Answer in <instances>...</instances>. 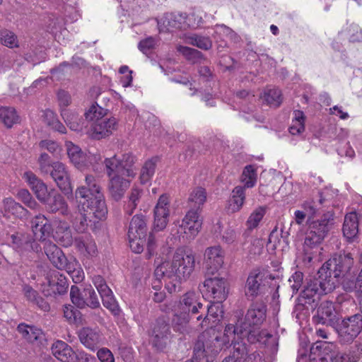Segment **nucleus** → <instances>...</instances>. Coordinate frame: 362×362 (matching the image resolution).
Returning a JSON list of instances; mask_svg holds the SVG:
<instances>
[{
  "label": "nucleus",
  "instance_id": "nucleus-1",
  "mask_svg": "<svg viewBox=\"0 0 362 362\" xmlns=\"http://www.w3.org/2000/svg\"><path fill=\"white\" fill-rule=\"evenodd\" d=\"M267 305L262 301L252 303L245 317L243 311L238 310L235 312V324H228L224 329V337L229 341L230 338L243 341L246 339L250 344L264 342L265 337L271 336L261 331L260 326L266 319Z\"/></svg>",
  "mask_w": 362,
  "mask_h": 362
},
{
  "label": "nucleus",
  "instance_id": "nucleus-2",
  "mask_svg": "<svg viewBox=\"0 0 362 362\" xmlns=\"http://www.w3.org/2000/svg\"><path fill=\"white\" fill-rule=\"evenodd\" d=\"M194 267V252L189 249L177 248L171 262H163L156 268V276L166 278L167 290L172 293L180 291L181 281L190 276Z\"/></svg>",
  "mask_w": 362,
  "mask_h": 362
},
{
  "label": "nucleus",
  "instance_id": "nucleus-3",
  "mask_svg": "<svg viewBox=\"0 0 362 362\" xmlns=\"http://www.w3.org/2000/svg\"><path fill=\"white\" fill-rule=\"evenodd\" d=\"M75 197L82 209H86L97 219L102 220L107 214L100 181L93 175L86 176V185L76 189Z\"/></svg>",
  "mask_w": 362,
  "mask_h": 362
},
{
  "label": "nucleus",
  "instance_id": "nucleus-4",
  "mask_svg": "<svg viewBox=\"0 0 362 362\" xmlns=\"http://www.w3.org/2000/svg\"><path fill=\"white\" fill-rule=\"evenodd\" d=\"M332 221L329 218L323 217L309 224L303 246L304 262L310 263L320 255V244L331 228Z\"/></svg>",
  "mask_w": 362,
  "mask_h": 362
},
{
  "label": "nucleus",
  "instance_id": "nucleus-5",
  "mask_svg": "<svg viewBox=\"0 0 362 362\" xmlns=\"http://www.w3.org/2000/svg\"><path fill=\"white\" fill-rule=\"evenodd\" d=\"M354 265V258L351 253L334 255L325 262L319 269L320 274L325 279H330L336 286L339 277H344Z\"/></svg>",
  "mask_w": 362,
  "mask_h": 362
},
{
  "label": "nucleus",
  "instance_id": "nucleus-6",
  "mask_svg": "<svg viewBox=\"0 0 362 362\" xmlns=\"http://www.w3.org/2000/svg\"><path fill=\"white\" fill-rule=\"evenodd\" d=\"M148 229L146 216L139 214L132 218L127 235L129 247L134 253L139 254L144 251Z\"/></svg>",
  "mask_w": 362,
  "mask_h": 362
},
{
  "label": "nucleus",
  "instance_id": "nucleus-7",
  "mask_svg": "<svg viewBox=\"0 0 362 362\" xmlns=\"http://www.w3.org/2000/svg\"><path fill=\"white\" fill-rule=\"evenodd\" d=\"M334 330L338 334L340 342L343 344L353 342L362 331L361 313L339 318Z\"/></svg>",
  "mask_w": 362,
  "mask_h": 362
},
{
  "label": "nucleus",
  "instance_id": "nucleus-8",
  "mask_svg": "<svg viewBox=\"0 0 362 362\" xmlns=\"http://www.w3.org/2000/svg\"><path fill=\"white\" fill-rule=\"evenodd\" d=\"M136 158L132 153H124L120 158L115 155L105 158L104 163L107 175L111 177L116 173L128 177H134L136 174Z\"/></svg>",
  "mask_w": 362,
  "mask_h": 362
},
{
  "label": "nucleus",
  "instance_id": "nucleus-9",
  "mask_svg": "<svg viewBox=\"0 0 362 362\" xmlns=\"http://www.w3.org/2000/svg\"><path fill=\"white\" fill-rule=\"evenodd\" d=\"M149 341L158 351H163L171 342L172 333L168 322L158 317L148 330Z\"/></svg>",
  "mask_w": 362,
  "mask_h": 362
},
{
  "label": "nucleus",
  "instance_id": "nucleus-10",
  "mask_svg": "<svg viewBox=\"0 0 362 362\" xmlns=\"http://www.w3.org/2000/svg\"><path fill=\"white\" fill-rule=\"evenodd\" d=\"M12 247L21 256L33 258V255L42 252V247L29 233L16 232L10 237Z\"/></svg>",
  "mask_w": 362,
  "mask_h": 362
},
{
  "label": "nucleus",
  "instance_id": "nucleus-11",
  "mask_svg": "<svg viewBox=\"0 0 362 362\" xmlns=\"http://www.w3.org/2000/svg\"><path fill=\"white\" fill-rule=\"evenodd\" d=\"M199 337L194 346L192 361L195 362H213L216 355L221 350V343L219 337H216L212 340H204Z\"/></svg>",
  "mask_w": 362,
  "mask_h": 362
},
{
  "label": "nucleus",
  "instance_id": "nucleus-12",
  "mask_svg": "<svg viewBox=\"0 0 362 362\" xmlns=\"http://www.w3.org/2000/svg\"><path fill=\"white\" fill-rule=\"evenodd\" d=\"M335 288V286L332 280L325 279L320 274H317V276L310 279L308 282L305 288L302 291L300 298L305 299L304 303L310 304L315 301L314 297L327 294Z\"/></svg>",
  "mask_w": 362,
  "mask_h": 362
},
{
  "label": "nucleus",
  "instance_id": "nucleus-13",
  "mask_svg": "<svg viewBox=\"0 0 362 362\" xmlns=\"http://www.w3.org/2000/svg\"><path fill=\"white\" fill-rule=\"evenodd\" d=\"M43 248L47 258L56 268L64 269L66 272H74L77 265L75 258L68 259L63 251L51 241L45 242Z\"/></svg>",
  "mask_w": 362,
  "mask_h": 362
},
{
  "label": "nucleus",
  "instance_id": "nucleus-14",
  "mask_svg": "<svg viewBox=\"0 0 362 362\" xmlns=\"http://www.w3.org/2000/svg\"><path fill=\"white\" fill-rule=\"evenodd\" d=\"M179 309L196 320V317L205 311V306L201 302L200 296L195 291H188L180 298Z\"/></svg>",
  "mask_w": 362,
  "mask_h": 362
},
{
  "label": "nucleus",
  "instance_id": "nucleus-15",
  "mask_svg": "<svg viewBox=\"0 0 362 362\" xmlns=\"http://www.w3.org/2000/svg\"><path fill=\"white\" fill-rule=\"evenodd\" d=\"M40 203L44 205L45 210L49 213H59L63 216H66L69 213L66 199L54 188L49 189V193Z\"/></svg>",
  "mask_w": 362,
  "mask_h": 362
},
{
  "label": "nucleus",
  "instance_id": "nucleus-16",
  "mask_svg": "<svg viewBox=\"0 0 362 362\" xmlns=\"http://www.w3.org/2000/svg\"><path fill=\"white\" fill-rule=\"evenodd\" d=\"M170 199L163 194L160 196L154 208L153 230L161 231L164 230L168 223L170 216Z\"/></svg>",
  "mask_w": 362,
  "mask_h": 362
},
{
  "label": "nucleus",
  "instance_id": "nucleus-17",
  "mask_svg": "<svg viewBox=\"0 0 362 362\" xmlns=\"http://www.w3.org/2000/svg\"><path fill=\"white\" fill-rule=\"evenodd\" d=\"M117 122L115 117L103 118L93 122L88 131L90 137L95 140L110 136L117 129Z\"/></svg>",
  "mask_w": 362,
  "mask_h": 362
},
{
  "label": "nucleus",
  "instance_id": "nucleus-18",
  "mask_svg": "<svg viewBox=\"0 0 362 362\" xmlns=\"http://www.w3.org/2000/svg\"><path fill=\"white\" fill-rule=\"evenodd\" d=\"M339 320L334 304L331 301L322 302L317 310V315L313 317L316 324L325 325L334 329Z\"/></svg>",
  "mask_w": 362,
  "mask_h": 362
},
{
  "label": "nucleus",
  "instance_id": "nucleus-19",
  "mask_svg": "<svg viewBox=\"0 0 362 362\" xmlns=\"http://www.w3.org/2000/svg\"><path fill=\"white\" fill-rule=\"evenodd\" d=\"M207 294L217 301H223L227 298L228 286L224 278H207L204 282Z\"/></svg>",
  "mask_w": 362,
  "mask_h": 362
},
{
  "label": "nucleus",
  "instance_id": "nucleus-20",
  "mask_svg": "<svg viewBox=\"0 0 362 362\" xmlns=\"http://www.w3.org/2000/svg\"><path fill=\"white\" fill-rule=\"evenodd\" d=\"M222 302L214 300V302L207 305L205 307V311H202L201 314L196 317V322L198 323V325L204 327V326H209L211 322L220 321L223 315Z\"/></svg>",
  "mask_w": 362,
  "mask_h": 362
},
{
  "label": "nucleus",
  "instance_id": "nucleus-21",
  "mask_svg": "<svg viewBox=\"0 0 362 362\" xmlns=\"http://www.w3.org/2000/svg\"><path fill=\"white\" fill-rule=\"evenodd\" d=\"M269 277L270 279H274L272 274H267L264 272L259 270L252 271L247 279L245 284V296L252 299L260 294L263 287L262 281L264 279Z\"/></svg>",
  "mask_w": 362,
  "mask_h": 362
},
{
  "label": "nucleus",
  "instance_id": "nucleus-22",
  "mask_svg": "<svg viewBox=\"0 0 362 362\" xmlns=\"http://www.w3.org/2000/svg\"><path fill=\"white\" fill-rule=\"evenodd\" d=\"M48 288L44 289L45 296H55L67 292L69 284L66 278L59 272L54 271L46 277Z\"/></svg>",
  "mask_w": 362,
  "mask_h": 362
},
{
  "label": "nucleus",
  "instance_id": "nucleus-23",
  "mask_svg": "<svg viewBox=\"0 0 362 362\" xmlns=\"http://www.w3.org/2000/svg\"><path fill=\"white\" fill-rule=\"evenodd\" d=\"M48 175L53 179L57 187L64 194H69L72 192L69 175L62 163L56 161Z\"/></svg>",
  "mask_w": 362,
  "mask_h": 362
},
{
  "label": "nucleus",
  "instance_id": "nucleus-24",
  "mask_svg": "<svg viewBox=\"0 0 362 362\" xmlns=\"http://www.w3.org/2000/svg\"><path fill=\"white\" fill-rule=\"evenodd\" d=\"M200 211L195 209H189L182 219L181 228L189 239H194L202 228Z\"/></svg>",
  "mask_w": 362,
  "mask_h": 362
},
{
  "label": "nucleus",
  "instance_id": "nucleus-25",
  "mask_svg": "<svg viewBox=\"0 0 362 362\" xmlns=\"http://www.w3.org/2000/svg\"><path fill=\"white\" fill-rule=\"evenodd\" d=\"M204 258L206 274L214 275L223 264V251L220 246L208 247Z\"/></svg>",
  "mask_w": 362,
  "mask_h": 362
},
{
  "label": "nucleus",
  "instance_id": "nucleus-26",
  "mask_svg": "<svg viewBox=\"0 0 362 362\" xmlns=\"http://www.w3.org/2000/svg\"><path fill=\"white\" fill-rule=\"evenodd\" d=\"M78 337L84 346L93 351L98 349L102 341V336L99 330L89 327H84L79 329Z\"/></svg>",
  "mask_w": 362,
  "mask_h": 362
},
{
  "label": "nucleus",
  "instance_id": "nucleus-27",
  "mask_svg": "<svg viewBox=\"0 0 362 362\" xmlns=\"http://www.w3.org/2000/svg\"><path fill=\"white\" fill-rule=\"evenodd\" d=\"M119 174L114 173L109 177L108 190L112 198L115 201L120 200L130 186V180Z\"/></svg>",
  "mask_w": 362,
  "mask_h": 362
},
{
  "label": "nucleus",
  "instance_id": "nucleus-28",
  "mask_svg": "<svg viewBox=\"0 0 362 362\" xmlns=\"http://www.w3.org/2000/svg\"><path fill=\"white\" fill-rule=\"evenodd\" d=\"M23 177L40 202L49 193L47 185L32 171L25 172Z\"/></svg>",
  "mask_w": 362,
  "mask_h": 362
},
{
  "label": "nucleus",
  "instance_id": "nucleus-29",
  "mask_svg": "<svg viewBox=\"0 0 362 362\" xmlns=\"http://www.w3.org/2000/svg\"><path fill=\"white\" fill-rule=\"evenodd\" d=\"M52 354L62 362H77L78 357L72 348L66 342L58 340L51 348Z\"/></svg>",
  "mask_w": 362,
  "mask_h": 362
},
{
  "label": "nucleus",
  "instance_id": "nucleus-30",
  "mask_svg": "<svg viewBox=\"0 0 362 362\" xmlns=\"http://www.w3.org/2000/svg\"><path fill=\"white\" fill-rule=\"evenodd\" d=\"M74 243L78 250L88 257H95L98 254L95 242L90 235L76 238Z\"/></svg>",
  "mask_w": 362,
  "mask_h": 362
},
{
  "label": "nucleus",
  "instance_id": "nucleus-31",
  "mask_svg": "<svg viewBox=\"0 0 362 362\" xmlns=\"http://www.w3.org/2000/svg\"><path fill=\"white\" fill-rule=\"evenodd\" d=\"M85 214H80L76 216L73 224L75 230L78 233H84L90 226L91 229L96 228V224L99 223V219H97L93 214H90L86 209H83Z\"/></svg>",
  "mask_w": 362,
  "mask_h": 362
},
{
  "label": "nucleus",
  "instance_id": "nucleus-32",
  "mask_svg": "<svg viewBox=\"0 0 362 362\" xmlns=\"http://www.w3.org/2000/svg\"><path fill=\"white\" fill-rule=\"evenodd\" d=\"M17 330L25 339L30 343H41L42 340L45 339V334L42 329L35 326L21 323L18 325Z\"/></svg>",
  "mask_w": 362,
  "mask_h": 362
},
{
  "label": "nucleus",
  "instance_id": "nucleus-33",
  "mask_svg": "<svg viewBox=\"0 0 362 362\" xmlns=\"http://www.w3.org/2000/svg\"><path fill=\"white\" fill-rule=\"evenodd\" d=\"M61 116L70 129L75 132H81L86 127V121L79 115L68 109L61 110Z\"/></svg>",
  "mask_w": 362,
  "mask_h": 362
},
{
  "label": "nucleus",
  "instance_id": "nucleus-34",
  "mask_svg": "<svg viewBox=\"0 0 362 362\" xmlns=\"http://www.w3.org/2000/svg\"><path fill=\"white\" fill-rule=\"evenodd\" d=\"M194 320L195 319L181 311L180 313H175L172 319L173 329L182 334H188L192 331L189 322Z\"/></svg>",
  "mask_w": 362,
  "mask_h": 362
},
{
  "label": "nucleus",
  "instance_id": "nucleus-35",
  "mask_svg": "<svg viewBox=\"0 0 362 362\" xmlns=\"http://www.w3.org/2000/svg\"><path fill=\"white\" fill-rule=\"evenodd\" d=\"M343 234L349 240L351 241L358 233V220L356 212H351L345 216L343 224Z\"/></svg>",
  "mask_w": 362,
  "mask_h": 362
},
{
  "label": "nucleus",
  "instance_id": "nucleus-36",
  "mask_svg": "<svg viewBox=\"0 0 362 362\" xmlns=\"http://www.w3.org/2000/svg\"><path fill=\"white\" fill-rule=\"evenodd\" d=\"M232 344L233 352L230 351L222 362H243L248 352L245 343L243 341H235L232 338Z\"/></svg>",
  "mask_w": 362,
  "mask_h": 362
},
{
  "label": "nucleus",
  "instance_id": "nucleus-37",
  "mask_svg": "<svg viewBox=\"0 0 362 362\" xmlns=\"http://www.w3.org/2000/svg\"><path fill=\"white\" fill-rule=\"evenodd\" d=\"M54 239L63 247H69L73 243V237L70 228L66 223H60L53 233Z\"/></svg>",
  "mask_w": 362,
  "mask_h": 362
},
{
  "label": "nucleus",
  "instance_id": "nucleus-38",
  "mask_svg": "<svg viewBox=\"0 0 362 362\" xmlns=\"http://www.w3.org/2000/svg\"><path fill=\"white\" fill-rule=\"evenodd\" d=\"M245 187L237 186L231 193V197L229 200L228 211L235 213L240 210L245 200Z\"/></svg>",
  "mask_w": 362,
  "mask_h": 362
},
{
  "label": "nucleus",
  "instance_id": "nucleus-39",
  "mask_svg": "<svg viewBox=\"0 0 362 362\" xmlns=\"http://www.w3.org/2000/svg\"><path fill=\"white\" fill-rule=\"evenodd\" d=\"M185 15L182 13H168L163 18V25L169 32L183 28L185 25Z\"/></svg>",
  "mask_w": 362,
  "mask_h": 362
},
{
  "label": "nucleus",
  "instance_id": "nucleus-40",
  "mask_svg": "<svg viewBox=\"0 0 362 362\" xmlns=\"http://www.w3.org/2000/svg\"><path fill=\"white\" fill-rule=\"evenodd\" d=\"M206 200V192L205 189L197 187L192 189L190 192L187 206L189 209H195L197 211L202 210V206Z\"/></svg>",
  "mask_w": 362,
  "mask_h": 362
},
{
  "label": "nucleus",
  "instance_id": "nucleus-41",
  "mask_svg": "<svg viewBox=\"0 0 362 362\" xmlns=\"http://www.w3.org/2000/svg\"><path fill=\"white\" fill-rule=\"evenodd\" d=\"M327 202V200L323 196V193L318 192L315 198L305 202L303 208L310 217H313Z\"/></svg>",
  "mask_w": 362,
  "mask_h": 362
},
{
  "label": "nucleus",
  "instance_id": "nucleus-42",
  "mask_svg": "<svg viewBox=\"0 0 362 362\" xmlns=\"http://www.w3.org/2000/svg\"><path fill=\"white\" fill-rule=\"evenodd\" d=\"M144 194L143 189L138 186H133L131 189L129 196L128 202L124 206L125 214L132 215L134 211L136 209L141 198Z\"/></svg>",
  "mask_w": 362,
  "mask_h": 362
},
{
  "label": "nucleus",
  "instance_id": "nucleus-43",
  "mask_svg": "<svg viewBox=\"0 0 362 362\" xmlns=\"http://www.w3.org/2000/svg\"><path fill=\"white\" fill-rule=\"evenodd\" d=\"M0 120L5 127L11 128L14 124L19 123L20 117L14 107H1Z\"/></svg>",
  "mask_w": 362,
  "mask_h": 362
},
{
  "label": "nucleus",
  "instance_id": "nucleus-44",
  "mask_svg": "<svg viewBox=\"0 0 362 362\" xmlns=\"http://www.w3.org/2000/svg\"><path fill=\"white\" fill-rule=\"evenodd\" d=\"M292 124L289 127V132L293 135L300 134L305 131V116L303 111L296 110L293 111Z\"/></svg>",
  "mask_w": 362,
  "mask_h": 362
},
{
  "label": "nucleus",
  "instance_id": "nucleus-45",
  "mask_svg": "<svg viewBox=\"0 0 362 362\" xmlns=\"http://www.w3.org/2000/svg\"><path fill=\"white\" fill-rule=\"evenodd\" d=\"M157 158H152L145 162L144 164L139 176V179L141 184H146L153 177L155 173Z\"/></svg>",
  "mask_w": 362,
  "mask_h": 362
},
{
  "label": "nucleus",
  "instance_id": "nucleus-46",
  "mask_svg": "<svg viewBox=\"0 0 362 362\" xmlns=\"http://www.w3.org/2000/svg\"><path fill=\"white\" fill-rule=\"evenodd\" d=\"M241 181L244 183L245 189L255 186L257 182V173L253 165H248L245 167L241 175Z\"/></svg>",
  "mask_w": 362,
  "mask_h": 362
},
{
  "label": "nucleus",
  "instance_id": "nucleus-47",
  "mask_svg": "<svg viewBox=\"0 0 362 362\" xmlns=\"http://www.w3.org/2000/svg\"><path fill=\"white\" fill-rule=\"evenodd\" d=\"M266 214V208L264 206H259L255 209L248 217L246 221L247 229L252 230L256 228L259 222L262 220Z\"/></svg>",
  "mask_w": 362,
  "mask_h": 362
},
{
  "label": "nucleus",
  "instance_id": "nucleus-48",
  "mask_svg": "<svg viewBox=\"0 0 362 362\" xmlns=\"http://www.w3.org/2000/svg\"><path fill=\"white\" fill-rule=\"evenodd\" d=\"M4 209L5 211H8L18 217L25 216L27 213V210L20 204L16 202L12 198H6L4 200Z\"/></svg>",
  "mask_w": 362,
  "mask_h": 362
},
{
  "label": "nucleus",
  "instance_id": "nucleus-49",
  "mask_svg": "<svg viewBox=\"0 0 362 362\" xmlns=\"http://www.w3.org/2000/svg\"><path fill=\"white\" fill-rule=\"evenodd\" d=\"M107 110L99 106L96 103L91 105V106L85 112L84 116L86 120L98 121L103 118L107 115Z\"/></svg>",
  "mask_w": 362,
  "mask_h": 362
},
{
  "label": "nucleus",
  "instance_id": "nucleus-50",
  "mask_svg": "<svg viewBox=\"0 0 362 362\" xmlns=\"http://www.w3.org/2000/svg\"><path fill=\"white\" fill-rule=\"evenodd\" d=\"M45 119L47 124L53 130L62 134L66 133L65 126L57 119L55 114L52 110H47L45 111Z\"/></svg>",
  "mask_w": 362,
  "mask_h": 362
},
{
  "label": "nucleus",
  "instance_id": "nucleus-51",
  "mask_svg": "<svg viewBox=\"0 0 362 362\" xmlns=\"http://www.w3.org/2000/svg\"><path fill=\"white\" fill-rule=\"evenodd\" d=\"M54 163L47 153H41L37 159L38 169L40 174L43 176H48L52 167H54Z\"/></svg>",
  "mask_w": 362,
  "mask_h": 362
},
{
  "label": "nucleus",
  "instance_id": "nucleus-52",
  "mask_svg": "<svg viewBox=\"0 0 362 362\" xmlns=\"http://www.w3.org/2000/svg\"><path fill=\"white\" fill-rule=\"evenodd\" d=\"M264 100L270 106L279 107L282 102L281 90L278 88L267 90L264 92Z\"/></svg>",
  "mask_w": 362,
  "mask_h": 362
},
{
  "label": "nucleus",
  "instance_id": "nucleus-53",
  "mask_svg": "<svg viewBox=\"0 0 362 362\" xmlns=\"http://www.w3.org/2000/svg\"><path fill=\"white\" fill-rule=\"evenodd\" d=\"M188 43L202 49L209 50L212 47V41L209 37L194 34L187 38Z\"/></svg>",
  "mask_w": 362,
  "mask_h": 362
},
{
  "label": "nucleus",
  "instance_id": "nucleus-54",
  "mask_svg": "<svg viewBox=\"0 0 362 362\" xmlns=\"http://www.w3.org/2000/svg\"><path fill=\"white\" fill-rule=\"evenodd\" d=\"M0 42L9 48L18 47L17 36L13 32L6 29L0 30Z\"/></svg>",
  "mask_w": 362,
  "mask_h": 362
},
{
  "label": "nucleus",
  "instance_id": "nucleus-55",
  "mask_svg": "<svg viewBox=\"0 0 362 362\" xmlns=\"http://www.w3.org/2000/svg\"><path fill=\"white\" fill-rule=\"evenodd\" d=\"M83 297L86 300V307L97 308L100 306V302L94 289L90 286L83 288Z\"/></svg>",
  "mask_w": 362,
  "mask_h": 362
},
{
  "label": "nucleus",
  "instance_id": "nucleus-56",
  "mask_svg": "<svg viewBox=\"0 0 362 362\" xmlns=\"http://www.w3.org/2000/svg\"><path fill=\"white\" fill-rule=\"evenodd\" d=\"M70 298L71 302L78 308H86V300L83 297V289H80L76 286H72L70 290Z\"/></svg>",
  "mask_w": 362,
  "mask_h": 362
},
{
  "label": "nucleus",
  "instance_id": "nucleus-57",
  "mask_svg": "<svg viewBox=\"0 0 362 362\" xmlns=\"http://www.w3.org/2000/svg\"><path fill=\"white\" fill-rule=\"evenodd\" d=\"M178 50L192 63H197L203 59L202 53L194 48L185 46H180Z\"/></svg>",
  "mask_w": 362,
  "mask_h": 362
},
{
  "label": "nucleus",
  "instance_id": "nucleus-58",
  "mask_svg": "<svg viewBox=\"0 0 362 362\" xmlns=\"http://www.w3.org/2000/svg\"><path fill=\"white\" fill-rule=\"evenodd\" d=\"M64 315L69 322L78 323L81 321V314L79 310L72 305H65L64 308Z\"/></svg>",
  "mask_w": 362,
  "mask_h": 362
},
{
  "label": "nucleus",
  "instance_id": "nucleus-59",
  "mask_svg": "<svg viewBox=\"0 0 362 362\" xmlns=\"http://www.w3.org/2000/svg\"><path fill=\"white\" fill-rule=\"evenodd\" d=\"M68 156L71 161L75 165L81 164L83 160V153L78 146L71 144L67 149Z\"/></svg>",
  "mask_w": 362,
  "mask_h": 362
},
{
  "label": "nucleus",
  "instance_id": "nucleus-60",
  "mask_svg": "<svg viewBox=\"0 0 362 362\" xmlns=\"http://www.w3.org/2000/svg\"><path fill=\"white\" fill-rule=\"evenodd\" d=\"M103 305L110 310L114 315H119L121 310L116 302L113 293L102 299Z\"/></svg>",
  "mask_w": 362,
  "mask_h": 362
},
{
  "label": "nucleus",
  "instance_id": "nucleus-61",
  "mask_svg": "<svg viewBox=\"0 0 362 362\" xmlns=\"http://www.w3.org/2000/svg\"><path fill=\"white\" fill-rule=\"evenodd\" d=\"M146 242V258L151 259L157 254L158 244L155 235L153 233H149V235Z\"/></svg>",
  "mask_w": 362,
  "mask_h": 362
},
{
  "label": "nucleus",
  "instance_id": "nucleus-62",
  "mask_svg": "<svg viewBox=\"0 0 362 362\" xmlns=\"http://www.w3.org/2000/svg\"><path fill=\"white\" fill-rule=\"evenodd\" d=\"M156 44V40L153 37H148L141 40L138 45V48L144 54H147L154 49Z\"/></svg>",
  "mask_w": 362,
  "mask_h": 362
},
{
  "label": "nucleus",
  "instance_id": "nucleus-63",
  "mask_svg": "<svg viewBox=\"0 0 362 362\" xmlns=\"http://www.w3.org/2000/svg\"><path fill=\"white\" fill-rule=\"evenodd\" d=\"M52 231V225L47 221L46 223H43L42 226L40 227L38 229L37 237L35 238L45 244V242L48 241L47 240V238L50 235Z\"/></svg>",
  "mask_w": 362,
  "mask_h": 362
},
{
  "label": "nucleus",
  "instance_id": "nucleus-64",
  "mask_svg": "<svg viewBox=\"0 0 362 362\" xmlns=\"http://www.w3.org/2000/svg\"><path fill=\"white\" fill-rule=\"evenodd\" d=\"M97 357L100 362H115L112 352L107 348H100L97 351Z\"/></svg>",
  "mask_w": 362,
  "mask_h": 362
}]
</instances>
